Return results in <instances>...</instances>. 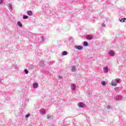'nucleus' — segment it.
Masks as SVG:
<instances>
[{
	"instance_id": "5701e85b",
	"label": "nucleus",
	"mask_w": 126,
	"mask_h": 126,
	"mask_svg": "<svg viewBox=\"0 0 126 126\" xmlns=\"http://www.w3.org/2000/svg\"><path fill=\"white\" fill-rule=\"evenodd\" d=\"M41 38H42V39H43V37L42 36L41 37Z\"/></svg>"
},
{
	"instance_id": "f257e3e1",
	"label": "nucleus",
	"mask_w": 126,
	"mask_h": 126,
	"mask_svg": "<svg viewBox=\"0 0 126 126\" xmlns=\"http://www.w3.org/2000/svg\"><path fill=\"white\" fill-rule=\"evenodd\" d=\"M78 106L80 107V108H83V107H84V103L82 102H79L78 103Z\"/></svg>"
},
{
	"instance_id": "f3484780",
	"label": "nucleus",
	"mask_w": 126,
	"mask_h": 126,
	"mask_svg": "<svg viewBox=\"0 0 126 126\" xmlns=\"http://www.w3.org/2000/svg\"><path fill=\"white\" fill-rule=\"evenodd\" d=\"M25 72L26 74H28V70H27V69H25Z\"/></svg>"
},
{
	"instance_id": "20e7f679",
	"label": "nucleus",
	"mask_w": 126,
	"mask_h": 126,
	"mask_svg": "<svg viewBox=\"0 0 126 126\" xmlns=\"http://www.w3.org/2000/svg\"><path fill=\"white\" fill-rule=\"evenodd\" d=\"M71 70L73 72L75 71L76 70V66L73 65L71 67Z\"/></svg>"
},
{
	"instance_id": "2eb2a0df",
	"label": "nucleus",
	"mask_w": 126,
	"mask_h": 126,
	"mask_svg": "<svg viewBox=\"0 0 126 126\" xmlns=\"http://www.w3.org/2000/svg\"><path fill=\"white\" fill-rule=\"evenodd\" d=\"M109 69H108V67H106L104 68V72H107L108 71Z\"/></svg>"
},
{
	"instance_id": "412c9836",
	"label": "nucleus",
	"mask_w": 126,
	"mask_h": 126,
	"mask_svg": "<svg viewBox=\"0 0 126 126\" xmlns=\"http://www.w3.org/2000/svg\"><path fill=\"white\" fill-rule=\"evenodd\" d=\"M116 82H117V83H120V80L119 79L116 80Z\"/></svg>"
},
{
	"instance_id": "ddd939ff",
	"label": "nucleus",
	"mask_w": 126,
	"mask_h": 126,
	"mask_svg": "<svg viewBox=\"0 0 126 126\" xmlns=\"http://www.w3.org/2000/svg\"><path fill=\"white\" fill-rule=\"evenodd\" d=\"M71 89H72V90H74V89H75V85L73 84L71 86Z\"/></svg>"
},
{
	"instance_id": "1a4fd4ad",
	"label": "nucleus",
	"mask_w": 126,
	"mask_h": 126,
	"mask_svg": "<svg viewBox=\"0 0 126 126\" xmlns=\"http://www.w3.org/2000/svg\"><path fill=\"white\" fill-rule=\"evenodd\" d=\"M111 85H112V86H117V83L114 82V81H112L111 82Z\"/></svg>"
},
{
	"instance_id": "f03ea898",
	"label": "nucleus",
	"mask_w": 126,
	"mask_h": 126,
	"mask_svg": "<svg viewBox=\"0 0 126 126\" xmlns=\"http://www.w3.org/2000/svg\"><path fill=\"white\" fill-rule=\"evenodd\" d=\"M108 54L109 56H111L112 57H114V56H115V53L113 51H109Z\"/></svg>"
},
{
	"instance_id": "6ab92c4d",
	"label": "nucleus",
	"mask_w": 126,
	"mask_h": 126,
	"mask_svg": "<svg viewBox=\"0 0 126 126\" xmlns=\"http://www.w3.org/2000/svg\"><path fill=\"white\" fill-rule=\"evenodd\" d=\"M52 118L51 116H49V115H47V119H51Z\"/></svg>"
},
{
	"instance_id": "f8f14e48",
	"label": "nucleus",
	"mask_w": 126,
	"mask_h": 126,
	"mask_svg": "<svg viewBox=\"0 0 126 126\" xmlns=\"http://www.w3.org/2000/svg\"><path fill=\"white\" fill-rule=\"evenodd\" d=\"M62 55L63 56H66V55H67V52L66 51H63L62 53Z\"/></svg>"
},
{
	"instance_id": "aec40b11",
	"label": "nucleus",
	"mask_w": 126,
	"mask_h": 126,
	"mask_svg": "<svg viewBox=\"0 0 126 126\" xmlns=\"http://www.w3.org/2000/svg\"><path fill=\"white\" fill-rule=\"evenodd\" d=\"M26 118H29V117H30V114H27L25 116Z\"/></svg>"
},
{
	"instance_id": "9d476101",
	"label": "nucleus",
	"mask_w": 126,
	"mask_h": 126,
	"mask_svg": "<svg viewBox=\"0 0 126 126\" xmlns=\"http://www.w3.org/2000/svg\"><path fill=\"white\" fill-rule=\"evenodd\" d=\"M17 24L19 27H22V24L20 21H18Z\"/></svg>"
},
{
	"instance_id": "9b49d317",
	"label": "nucleus",
	"mask_w": 126,
	"mask_h": 126,
	"mask_svg": "<svg viewBox=\"0 0 126 126\" xmlns=\"http://www.w3.org/2000/svg\"><path fill=\"white\" fill-rule=\"evenodd\" d=\"M126 18H122V19L120 20V22H125L126 21Z\"/></svg>"
},
{
	"instance_id": "39448f33",
	"label": "nucleus",
	"mask_w": 126,
	"mask_h": 126,
	"mask_svg": "<svg viewBox=\"0 0 126 126\" xmlns=\"http://www.w3.org/2000/svg\"><path fill=\"white\" fill-rule=\"evenodd\" d=\"M86 39H88V40H92L93 39V37L92 35H88L87 36H86Z\"/></svg>"
},
{
	"instance_id": "7ed1b4c3",
	"label": "nucleus",
	"mask_w": 126,
	"mask_h": 126,
	"mask_svg": "<svg viewBox=\"0 0 126 126\" xmlns=\"http://www.w3.org/2000/svg\"><path fill=\"white\" fill-rule=\"evenodd\" d=\"M33 88H38L39 85L37 83H34L33 84Z\"/></svg>"
},
{
	"instance_id": "0eeeda50",
	"label": "nucleus",
	"mask_w": 126,
	"mask_h": 126,
	"mask_svg": "<svg viewBox=\"0 0 126 126\" xmlns=\"http://www.w3.org/2000/svg\"><path fill=\"white\" fill-rule=\"evenodd\" d=\"M76 48L78 50H82V49H83V47H82L81 46H77L76 47Z\"/></svg>"
},
{
	"instance_id": "4be33fe9",
	"label": "nucleus",
	"mask_w": 126,
	"mask_h": 126,
	"mask_svg": "<svg viewBox=\"0 0 126 126\" xmlns=\"http://www.w3.org/2000/svg\"><path fill=\"white\" fill-rule=\"evenodd\" d=\"M2 3V0H0V4Z\"/></svg>"
},
{
	"instance_id": "a211bd4d",
	"label": "nucleus",
	"mask_w": 126,
	"mask_h": 126,
	"mask_svg": "<svg viewBox=\"0 0 126 126\" xmlns=\"http://www.w3.org/2000/svg\"><path fill=\"white\" fill-rule=\"evenodd\" d=\"M101 84L102 85H106V82L103 81V82H101Z\"/></svg>"
},
{
	"instance_id": "423d86ee",
	"label": "nucleus",
	"mask_w": 126,
	"mask_h": 126,
	"mask_svg": "<svg viewBox=\"0 0 126 126\" xmlns=\"http://www.w3.org/2000/svg\"><path fill=\"white\" fill-rule=\"evenodd\" d=\"M32 14L33 13L32 12V11L30 10L28 11V15H29L30 16H32Z\"/></svg>"
},
{
	"instance_id": "dca6fc26",
	"label": "nucleus",
	"mask_w": 126,
	"mask_h": 126,
	"mask_svg": "<svg viewBox=\"0 0 126 126\" xmlns=\"http://www.w3.org/2000/svg\"><path fill=\"white\" fill-rule=\"evenodd\" d=\"M23 18V19H27V18H28V16L24 15Z\"/></svg>"
},
{
	"instance_id": "6e6552de",
	"label": "nucleus",
	"mask_w": 126,
	"mask_h": 126,
	"mask_svg": "<svg viewBox=\"0 0 126 126\" xmlns=\"http://www.w3.org/2000/svg\"><path fill=\"white\" fill-rule=\"evenodd\" d=\"M40 113L42 114H46V111L45 110V109H41Z\"/></svg>"
},
{
	"instance_id": "4468645a",
	"label": "nucleus",
	"mask_w": 126,
	"mask_h": 126,
	"mask_svg": "<svg viewBox=\"0 0 126 126\" xmlns=\"http://www.w3.org/2000/svg\"><path fill=\"white\" fill-rule=\"evenodd\" d=\"M84 46H85V47H87V46H88V43L87 42V41H85L84 42Z\"/></svg>"
}]
</instances>
